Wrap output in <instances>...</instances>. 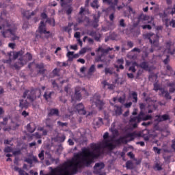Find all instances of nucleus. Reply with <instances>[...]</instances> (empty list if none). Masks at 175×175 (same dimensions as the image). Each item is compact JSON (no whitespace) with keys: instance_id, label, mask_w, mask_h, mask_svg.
Instances as JSON below:
<instances>
[{"instance_id":"nucleus-1","label":"nucleus","mask_w":175,"mask_h":175,"mask_svg":"<svg viewBox=\"0 0 175 175\" xmlns=\"http://www.w3.org/2000/svg\"><path fill=\"white\" fill-rule=\"evenodd\" d=\"M40 96H42V90L40 89H31L25 90L23 98L25 99L27 98V100L32 103L35 102L36 98H40Z\"/></svg>"},{"instance_id":"nucleus-2","label":"nucleus","mask_w":175,"mask_h":175,"mask_svg":"<svg viewBox=\"0 0 175 175\" xmlns=\"http://www.w3.org/2000/svg\"><path fill=\"white\" fill-rule=\"evenodd\" d=\"M152 116L150 115H145L144 112L141 111L139 115L136 117L131 118L130 122H137V124H140L142 121H148V120H151Z\"/></svg>"},{"instance_id":"nucleus-3","label":"nucleus","mask_w":175,"mask_h":175,"mask_svg":"<svg viewBox=\"0 0 175 175\" xmlns=\"http://www.w3.org/2000/svg\"><path fill=\"white\" fill-rule=\"evenodd\" d=\"M109 138V133L106 132L103 135L104 141L103 142V147L104 148H108V150H114L116 146L110 142V140L107 139Z\"/></svg>"},{"instance_id":"nucleus-4","label":"nucleus","mask_w":175,"mask_h":175,"mask_svg":"<svg viewBox=\"0 0 175 175\" xmlns=\"http://www.w3.org/2000/svg\"><path fill=\"white\" fill-rule=\"evenodd\" d=\"M1 29H3L1 33L3 38H9L10 35H14L13 29H10V25L9 23H7L6 26L5 25L0 26Z\"/></svg>"},{"instance_id":"nucleus-5","label":"nucleus","mask_w":175,"mask_h":175,"mask_svg":"<svg viewBox=\"0 0 175 175\" xmlns=\"http://www.w3.org/2000/svg\"><path fill=\"white\" fill-rule=\"evenodd\" d=\"M91 101L92 106L98 107L99 110H102V109H103V106H105V103L103 100H100V97H99V96H94Z\"/></svg>"},{"instance_id":"nucleus-6","label":"nucleus","mask_w":175,"mask_h":175,"mask_svg":"<svg viewBox=\"0 0 175 175\" xmlns=\"http://www.w3.org/2000/svg\"><path fill=\"white\" fill-rule=\"evenodd\" d=\"M18 61L19 62H16L11 66L12 69H15L16 70H20V69H21V67L24 66L27 64V60H24V57H19Z\"/></svg>"},{"instance_id":"nucleus-7","label":"nucleus","mask_w":175,"mask_h":175,"mask_svg":"<svg viewBox=\"0 0 175 175\" xmlns=\"http://www.w3.org/2000/svg\"><path fill=\"white\" fill-rule=\"evenodd\" d=\"M77 22L79 24H81V23H85V27H92V21H91V20H90V18L88 16H85L84 18L83 17H79L77 19Z\"/></svg>"},{"instance_id":"nucleus-8","label":"nucleus","mask_w":175,"mask_h":175,"mask_svg":"<svg viewBox=\"0 0 175 175\" xmlns=\"http://www.w3.org/2000/svg\"><path fill=\"white\" fill-rule=\"evenodd\" d=\"M100 17V12H98V15L93 16V21L92 23V27L93 28H98L99 27V18Z\"/></svg>"},{"instance_id":"nucleus-9","label":"nucleus","mask_w":175,"mask_h":175,"mask_svg":"<svg viewBox=\"0 0 175 175\" xmlns=\"http://www.w3.org/2000/svg\"><path fill=\"white\" fill-rule=\"evenodd\" d=\"M103 3H107L113 10H116V6L118 5V0H103Z\"/></svg>"},{"instance_id":"nucleus-10","label":"nucleus","mask_w":175,"mask_h":175,"mask_svg":"<svg viewBox=\"0 0 175 175\" xmlns=\"http://www.w3.org/2000/svg\"><path fill=\"white\" fill-rule=\"evenodd\" d=\"M99 53L98 56L95 58V62H106V59H103V57H106V55L103 51H97Z\"/></svg>"},{"instance_id":"nucleus-11","label":"nucleus","mask_w":175,"mask_h":175,"mask_svg":"<svg viewBox=\"0 0 175 175\" xmlns=\"http://www.w3.org/2000/svg\"><path fill=\"white\" fill-rule=\"evenodd\" d=\"M76 110L79 114H81L83 116H85L87 114V111L84 109V105L83 103H79L76 106Z\"/></svg>"},{"instance_id":"nucleus-12","label":"nucleus","mask_w":175,"mask_h":175,"mask_svg":"<svg viewBox=\"0 0 175 175\" xmlns=\"http://www.w3.org/2000/svg\"><path fill=\"white\" fill-rule=\"evenodd\" d=\"M152 47H158L159 46V36H154V39L150 40Z\"/></svg>"},{"instance_id":"nucleus-13","label":"nucleus","mask_w":175,"mask_h":175,"mask_svg":"<svg viewBox=\"0 0 175 175\" xmlns=\"http://www.w3.org/2000/svg\"><path fill=\"white\" fill-rule=\"evenodd\" d=\"M38 31L39 33H44V35H46V33H50V31H47L46 29H44V22L41 21L40 23V26L38 27Z\"/></svg>"},{"instance_id":"nucleus-14","label":"nucleus","mask_w":175,"mask_h":175,"mask_svg":"<svg viewBox=\"0 0 175 175\" xmlns=\"http://www.w3.org/2000/svg\"><path fill=\"white\" fill-rule=\"evenodd\" d=\"M101 84L103 85V88L104 90H106V87H107V90H114V85L107 83V81L106 80L102 81Z\"/></svg>"},{"instance_id":"nucleus-15","label":"nucleus","mask_w":175,"mask_h":175,"mask_svg":"<svg viewBox=\"0 0 175 175\" xmlns=\"http://www.w3.org/2000/svg\"><path fill=\"white\" fill-rule=\"evenodd\" d=\"M9 61L12 62V61H14L18 58V54L17 52H10L8 53Z\"/></svg>"},{"instance_id":"nucleus-16","label":"nucleus","mask_w":175,"mask_h":175,"mask_svg":"<svg viewBox=\"0 0 175 175\" xmlns=\"http://www.w3.org/2000/svg\"><path fill=\"white\" fill-rule=\"evenodd\" d=\"M113 50H114V48H110L108 47L107 49H105L102 46H99L96 51H103V53H105V55L109 54V51H113Z\"/></svg>"},{"instance_id":"nucleus-17","label":"nucleus","mask_w":175,"mask_h":175,"mask_svg":"<svg viewBox=\"0 0 175 175\" xmlns=\"http://www.w3.org/2000/svg\"><path fill=\"white\" fill-rule=\"evenodd\" d=\"M19 107L21 108V109H28V106H29V103H28V101H27V100H19Z\"/></svg>"},{"instance_id":"nucleus-18","label":"nucleus","mask_w":175,"mask_h":175,"mask_svg":"<svg viewBox=\"0 0 175 175\" xmlns=\"http://www.w3.org/2000/svg\"><path fill=\"white\" fill-rule=\"evenodd\" d=\"M81 99V93H80V91L75 90V93L74 94V97H72V101L75 100H80Z\"/></svg>"},{"instance_id":"nucleus-19","label":"nucleus","mask_w":175,"mask_h":175,"mask_svg":"<svg viewBox=\"0 0 175 175\" xmlns=\"http://www.w3.org/2000/svg\"><path fill=\"white\" fill-rule=\"evenodd\" d=\"M126 167L129 170H133L136 167L132 161L129 160L126 162Z\"/></svg>"},{"instance_id":"nucleus-20","label":"nucleus","mask_w":175,"mask_h":175,"mask_svg":"<svg viewBox=\"0 0 175 175\" xmlns=\"http://www.w3.org/2000/svg\"><path fill=\"white\" fill-rule=\"evenodd\" d=\"M48 116L49 117H51V116H59V111L57 109H51Z\"/></svg>"},{"instance_id":"nucleus-21","label":"nucleus","mask_w":175,"mask_h":175,"mask_svg":"<svg viewBox=\"0 0 175 175\" xmlns=\"http://www.w3.org/2000/svg\"><path fill=\"white\" fill-rule=\"evenodd\" d=\"M157 121H159V122H161V121H167V120H169V115L165 114L163 116H157Z\"/></svg>"},{"instance_id":"nucleus-22","label":"nucleus","mask_w":175,"mask_h":175,"mask_svg":"<svg viewBox=\"0 0 175 175\" xmlns=\"http://www.w3.org/2000/svg\"><path fill=\"white\" fill-rule=\"evenodd\" d=\"M94 170H102V169H105V163H96L94 166Z\"/></svg>"},{"instance_id":"nucleus-23","label":"nucleus","mask_w":175,"mask_h":175,"mask_svg":"<svg viewBox=\"0 0 175 175\" xmlns=\"http://www.w3.org/2000/svg\"><path fill=\"white\" fill-rule=\"evenodd\" d=\"M115 143L118 146H120V144L126 143V139H125V137H120L119 139L115 140Z\"/></svg>"},{"instance_id":"nucleus-24","label":"nucleus","mask_w":175,"mask_h":175,"mask_svg":"<svg viewBox=\"0 0 175 175\" xmlns=\"http://www.w3.org/2000/svg\"><path fill=\"white\" fill-rule=\"evenodd\" d=\"M137 18H138V23H140V21H147V20H148V16L142 13L138 16Z\"/></svg>"},{"instance_id":"nucleus-25","label":"nucleus","mask_w":175,"mask_h":175,"mask_svg":"<svg viewBox=\"0 0 175 175\" xmlns=\"http://www.w3.org/2000/svg\"><path fill=\"white\" fill-rule=\"evenodd\" d=\"M161 94L162 95H164L165 99H172V96H170V94L167 90H165V89L161 90Z\"/></svg>"},{"instance_id":"nucleus-26","label":"nucleus","mask_w":175,"mask_h":175,"mask_svg":"<svg viewBox=\"0 0 175 175\" xmlns=\"http://www.w3.org/2000/svg\"><path fill=\"white\" fill-rule=\"evenodd\" d=\"M114 111L116 116H121V114H122V109L121 108V107L115 105Z\"/></svg>"},{"instance_id":"nucleus-27","label":"nucleus","mask_w":175,"mask_h":175,"mask_svg":"<svg viewBox=\"0 0 175 175\" xmlns=\"http://www.w3.org/2000/svg\"><path fill=\"white\" fill-rule=\"evenodd\" d=\"M130 97L133 98V102L134 103H137V92H132L130 94Z\"/></svg>"},{"instance_id":"nucleus-28","label":"nucleus","mask_w":175,"mask_h":175,"mask_svg":"<svg viewBox=\"0 0 175 175\" xmlns=\"http://www.w3.org/2000/svg\"><path fill=\"white\" fill-rule=\"evenodd\" d=\"M53 94H54V92H50L49 94H47V92H45L43 96L46 100H49V99H51Z\"/></svg>"},{"instance_id":"nucleus-29","label":"nucleus","mask_w":175,"mask_h":175,"mask_svg":"<svg viewBox=\"0 0 175 175\" xmlns=\"http://www.w3.org/2000/svg\"><path fill=\"white\" fill-rule=\"evenodd\" d=\"M29 14V11H26L23 15L25 16V17H26L28 20H29V18H31V16H35L36 14V11H33L31 13L30 15H28Z\"/></svg>"},{"instance_id":"nucleus-30","label":"nucleus","mask_w":175,"mask_h":175,"mask_svg":"<svg viewBox=\"0 0 175 175\" xmlns=\"http://www.w3.org/2000/svg\"><path fill=\"white\" fill-rule=\"evenodd\" d=\"M25 57H26L27 59H24ZM24 61H27V62H28V61H32V54L27 52L25 55L23 56V62Z\"/></svg>"},{"instance_id":"nucleus-31","label":"nucleus","mask_w":175,"mask_h":175,"mask_svg":"<svg viewBox=\"0 0 175 175\" xmlns=\"http://www.w3.org/2000/svg\"><path fill=\"white\" fill-rule=\"evenodd\" d=\"M90 6L93 8V9H99V4L98 0H94L92 3H91Z\"/></svg>"},{"instance_id":"nucleus-32","label":"nucleus","mask_w":175,"mask_h":175,"mask_svg":"<svg viewBox=\"0 0 175 175\" xmlns=\"http://www.w3.org/2000/svg\"><path fill=\"white\" fill-rule=\"evenodd\" d=\"M139 67L145 70H147V69H148V64H147L146 62H143L139 64Z\"/></svg>"},{"instance_id":"nucleus-33","label":"nucleus","mask_w":175,"mask_h":175,"mask_svg":"<svg viewBox=\"0 0 175 175\" xmlns=\"http://www.w3.org/2000/svg\"><path fill=\"white\" fill-rule=\"evenodd\" d=\"M119 27H120V28H125V27H126V24L125 23V20H124V19L120 20Z\"/></svg>"},{"instance_id":"nucleus-34","label":"nucleus","mask_w":175,"mask_h":175,"mask_svg":"<svg viewBox=\"0 0 175 175\" xmlns=\"http://www.w3.org/2000/svg\"><path fill=\"white\" fill-rule=\"evenodd\" d=\"M154 36H155V34L152 33H148L144 35V38L145 39H148L149 42L150 39H152L151 38H154Z\"/></svg>"},{"instance_id":"nucleus-35","label":"nucleus","mask_w":175,"mask_h":175,"mask_svg":"<svg viewBox=\"0 0 175 175\" xmlns=\"http://www.w3.org/2000/svg\"><path fill=\"white\" fill-rule=\"evenodd\" d=\"M59 71H60L59 69L55 68V69L52 71V73H53V75L54 77H59Z\"/></svg>"},{"instance_id":"nucleus-36","label":"nucleus","mask_w":175,"mask_h":175,"mask_svg":"<svg viewBox=\"0 0 175 175\" xmlns=\"http://www.w3.org/2000/svg\"><path fill=\"white\" fill-rule=\"evenodd\" d=\"M105 75H113V70L111 68H105Z\"/></svg>"},{"instance_id":"nucleus-37","label":"nucleus","mask_w":175,"mask_h":175,"mask_svg":"<svg viewBox=\"0 0 175 175\" xmlns=\"http://www.w3.org/2000/svg\"><path fill=\"white\" fill-rule=\"evenodd\" d=\"M136 134L135 133H130L127 134V137H130V141L135 140V135Z\"/></svg>"},{"instance_id":"nucleus-38","label":"nucleus","mask_w":175,"mask_h":175,"mask_svg":"<svg viewBox=\"0 0 175 175\" xmlns=\"http://www.w3.org/2000/svg\"><path fill=\"white\" fill-rule=\"evenodd\" d=\"M137 136L143 137L145 142H148V140H150V137H148V135H142L141 133H139L137 134Z\"/></svg>"},{"instance_id":"nucleus-39","label":"nucleus","mask_w":175,"mask_h":175,"mask_svg":"<svg viewBox=\"0 0 175 175\" xmlns=\"http://www.w3.org/2000/svg\"><path fill=\"white\" fill-rule=\"evenodd\" d=\"M53 27H55V20L54 18H47L46 23H48L49 24H51V23H53Z\"/></svg>"},{"instance_id":"nucleus-40","label":"nucleus","mask_w":175,"mask_h":175,"mask_svg":"<svg viewBox=\"0 0 175 175\" xmlns=\"http://www.w3.org/2000/svg\"><path fill=\"white\" fill-rule=\"evenodd\" d=\"M74 54H75V52H72V51H68L67 53V57L70 61H72V57H73Z\"/></svg>"},{"instance_id":"nucleus-41","label":"nucleus","mask_w":175,"mask_h":175,"mask_svg":"<svg viewBox=\"0 0 175 175\" xmlns=\"http://www.w3.org/2000/svg\"><path fill=\"white\" fill-rule=\"evenodd\" d=\"M52 85L53 88H55L56 90H58L59 88V86L58 85L55 80H52Z\"/></svg>"},{"instance_id":"nucleus-42","label":"nucleus","mask_w":175,"mask_h":175,"mask_svg":"<svg viewBox=\"0 0 175 175\" xmlns=\"http://www.w3.org/2000/svg\"><path fill=\"white\" fill-rule=\"evenodd\" d=\"M38 157L41 161H43V159H44V150H42L40 153H39Z\"/></svg>"},{"instance_id":"nucleus-43","label":"nucleus","mask_w":175,"mask_h":175,"mask_svg":"<svg viewBox=\"0 0 175 175\" xmlns=\"http://www.w3.org/2000/svg\"><path fill=\"white\" fill-rule=\"evenodd\" d=\"M169 86L170 87V90H169V92H170L171 94H173V92H175L174 85H173V84H172V83H170V84H169Z\"/></svg>"},{"instance_id":"nucleus-44","label":"nucleus","mask_w":175,"mask_h":175,"mask_svg":"<svg viewBox=\"0 0 175 175\" xmlns=\"http://www.w3.org/2000/svg\"><path fill=\"white\" fill-rule=\"evenodd\" d=\"M27 128L28 132H30V133H33V132H35V129H32V128H31L30 124H27Z\"/></svg>"},{"instance_id":"nucleus-45","label":"nucleus","mask_w":175,"mask_h":175,"mask_svg":"<svg viewBox=\"0 0 175 175\" xmlns=\"http://www.w3.org/2000/svg\"><path fill=\"white\" fill-rule=\"evenodd\" d=\"M66 138V137H65V135L57 137V139H58L59 142H60V143H64V142H65Z\"/></svg>"},{"instance_id":"nucleus-46","label":"nucleus","mask_w":175,"mask_h":175,"mask_svg":"<svg viewBox=\"0 0 175 175\" xmlns=\"http://www.w3.org/2000/svg\"><path fill=\"white\" fill-rule=\"evenodd\" d=\"M16 53L18 54V56L20 57V58H21V57H23V58H24V49H21V51L16 52Z\"/></svg>"},{"instance_id":"nucleus-47","label":"nucleus","mask_w":175,"mask_h":175,"mask_svg":"<svg viewBox=\"0 0 175 175\" xmlns=\"http://www.w3.org/2000/svg\"><path fill=\"white\" fill-rule=\"evenodd\" d=\"M16 53L18 54V56L20 57V58H21V57H23V58H24V49H21V51L16 52Z\"/></svg>"},{"instance_id":"nucleus-48","label":"nucleus","mask_w":175,"mask_h":175,"mask_svg":"<svg viewBox=\"0 0 175 175\" xmlns=\"http://www.w3.org/2000/svg\"><path fill=\"white\" fill-rule=\"evenodd\" d=\"M94 72H95V65L92 64L90 68H89V73H94Z\"/></svg>"},{"instance_id":"nucleus-49","label":"nucleus","mask_w":175,"mask_h":175,"mask_svg":"<svg viewBox=\"0 0 175 175\" xmlns=\"http://www.w3.org/2000/svg\"><path fill=\"white\" fill-rule=\"evenodd\" d=\"M57 125H59V126H68V123L67 122H62L61 121H57Z\"/></svg>"},{"instance_id":"nucleus-50","label":"nucleus","mask_w":175,"mask_h":175,"mask_svg":"<svg viewBox=\"0 0 175 175\" xmlns=\"http://www.w3.org/2000/svg\"><path fill=\"white\" fill-rule=\"evenodd\" d=\"M49 121H50V119H46V128H50L51 129H53V124H50L49 123Z\"/></svg>"},{"instance_id":"nucleus-51","label":"nucleus","mask_w":175,"mask_h":175,"mask_svg":"<svg viewBox=\"0 0 175 175\" xmlns=\"http://www.w3.org/2000/svg\"><path fill=\"white\" fill-rule=\"evenodd\" d=\"M142 28H143V29H148L150 31L152 27L150 25H144L142 26Z\"/></svg>"},{"instance_id":"nucleus-52","label":"nucleus","mask_w":175,"mask_h":175,"mask_svg":"<svg viewBox=\"0 0 175 175\" xmlns=\"http://www.w3.org/2000/svg\"><path fill=\"white\" fill-rule=\"evenodd\" d=\"M153 151L156 152V154H161V149L157 146L153 147Z\"/></svg>"},{"instance_id":"nucleus-53","label":"nucleus","mask_w":175,"mask_h":175,"mask_svg":"<svg viewBox=\"0 0 175 175\" xmlns=\"http://www.w3.org/2000/svg\"><path fill=\"white\" fill-rule=\"evenodd\" d=\"M154 169H156L158 171L162 170V166H160L159 163H157L154 165Z\"/></svg>"},{"instance_id":"nucleus-54","label":"nucleus","mask_w":175,"mask_h":175,"mask_svg":"<svg viewBox=\"0 0 175 175\" xmlns=\"http://www.w3.org/2000/svg\"><path fill=\"white\" fill-rule=\"evenodd\" d=\"M8 121H9V118H3V122H1V125H8Z\"/></svg>"},{"instance_id":"nucleus-55","label":"nucleus","mask_w":175,"mask_h":175,"mask_svg":"<svg viewBox=\"0 0 175 175\" xmlns=\"http://www.w3.org/2000/svg\"><path fill=\"white\" fill-rule=\"evenodd\" d=\"M73 12V8L72 7H70L67 10H66V14L68 16H70V14H72V12Z\"/></svg>"},{"instance_id":"nucleus-56","label":"nucleus","mask_w":175,"mask_h":175,"mask_svg":"<svg viewBox=\"0 0 175 175\" xmlns=\"http://www.w3.org/2000/svg\"><path fill=\"white\" fill-rule=\"evenodd\" d=\"M170 56L169 55H167L166 58L163 60V63L165 65H167L169 64V58Z\"/></svg>"},{"instance_id":"nucleus-57","label":"nucleus","mask_w":175,"mask_h":175,"mask_svg":"<svg viewBox=\"0 0 175 175\" xmlns=\"http://www.w3.org/2000/svg\"><path fill=\"white\" fill-rule=\"evenodd\" d=\"M12 31H13V33L14 34H12L13 35V37L12 38V40H18V39H20V37H18V36H15L14 35V30H13L12 29Z\"/></svg>"},{"instance_id":"nucleus-58","label":"nucleus","mask_w":175,"mask_h":175,"mask_svg":"<svg viewBox=\"0 0 175 175\" xmlns=\"http://www.w3.org/2000/svg\"><path fill=\"white\" fill-rule=\"evenodd\" d=\"M96 42H100V34L96 35L94 37Z\"/></svg>"},{"instance_id":"nucleus-59","label":"nucleus","mask_w":175,"mask_h":175,"mask_svg":"<svg viewBox=\"0 0 175 175\" xmlns=\"http://www.w3.org/2000/svg\"><path fill=\"white\" fill-rule=\"evenodd\" d=\"M142 73L141 70L137 71L135 79L139 80V77L142 76Z\"/></svg>"},{"instance_id":"nucleus-60","label":"nucleus","mask_w":175,"mask_h":175,"mask_svg":"<svg viewBox=\"0 0 175 175\" xmlns=\"http://www.w3.org/2000/svg\"><path fill=\"white\" fill-rule=\"evenodd\" d=\"M4 152H12V148L8 146L4 149Z\"/></svg>"},{"instance_id":"nucleus-61","label":"nucleus","mask_w":175,"mask_h":175,"mask_svg":"<svg viewBox=\"0 0 175 175\" xmlns=\"http://www.w3.org/2000/svg\"><path fill=\"white\" fill-rule=\"evenodd\" d=\"M90 36H92V38H94V36H96V31H91L89 33Z\"/></svg>"},{"instance_id":"nucleus-62","label":"nucleus","mask_w":175,"mask_h":175,"mask_svg":"<svg viewBox=\"0 0 175 175\" xmlns=\"http://www.w3.org/2000/svg\"><path fill=\"white\" fill-rule=\"evenodd\" d=\"M127 46L128 47H130V49H132V47H133V42L127 41Z\"/></svg>"},{"instance_id":"nucleus-63","label":"nucleus","mask_w":175,"mask_h":175,"mask_svg":"<svg viewBox=\"0 0 175 175\" xmlns=\"http://www.w3.org/2000/svg\"><path fill=\"white\" fill-rule=\"evenodd\" d=\"M25 162H27V163H29L30 165H32L33 163V162H32V159H29V158H27L25 160Z\"/></svg>"},{"instance_id":"nucleus-64","label":"nucleus","mask_w":175,"mask_h":175,"mask_svg":"<svg viewBox=\"0 0 175 175\" xmlns=\"http://www.w3.org/2000/svg\"><path fill=\"white\" fill-rule=\"evenodd\" d=\"M172 144L171 147H172V148H173V150H175V139H173L172 141Z\"/></svg>"}]
</instances>
